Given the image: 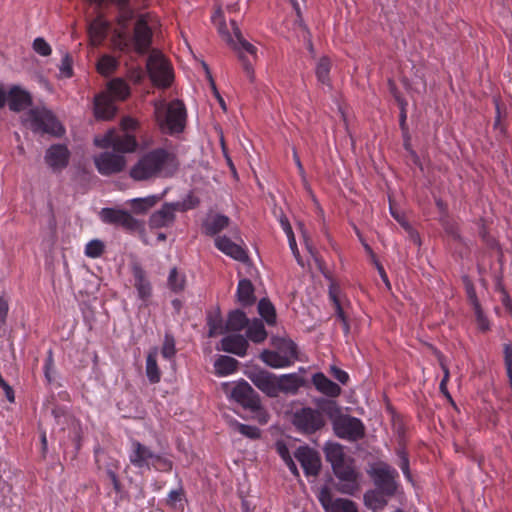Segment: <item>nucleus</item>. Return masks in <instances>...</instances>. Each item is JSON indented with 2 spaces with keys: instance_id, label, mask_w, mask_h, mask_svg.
<instances>
[{
  "instance_id": "1",
  "label": "nucleus",
  "mask_w": 512,
  "mask_h": 512,
  "mask_svg": "<svg viewBox=\"0 0 512 512\" xmlns=\"http://www.w3.org/2000/svg\"><path fill=\"white\" fill-rule=\"evenodd\" d=\"M94 144L103 149L112 147L113 153L105 151L94 157V163L102 175H111L121 172L126 165L125 157L121 153L133 152L137 147L134 136L129 133L117 134L114 130L107 131L103 136L94 138Z\"/></svg>"
},
{
  "instance_id": "2",
  "label": "nucleus",
  "mask_w": 512,
  "mask_h": 512,
  "mask_svg": "<svg viewBox=\"0 0 512 512\" xmlns=\"http://www.w3.org/2000/svg\"><path fill=\"white\" fill-rule=\"evenodd\" d=\"M172 154L162 148L152 150L142 156L130 171V176L136 181L167 175L168 167L173 163Z\"/></svg>"
},
{
  "instance_id": "3",
  "label": "nucleus",
  "mask_w": 512,
  "mask_h": 512,
  "mask_svg": "<svg viewBox=\"0 0 512 512\" xmlns=\"http://www.w3.org/2000/svg\"><path fill=\"white\" fill-rule=\"evenodd\" d=\"M274 350H263L260 359L272 368L288 367L298 358L297 345L289 338L272 336Z\"/></svg>"
},
{
  "instance_id": "4",
  "label": "nucleus",
  "mask_w": 512,
  "mask_h": 512,
  "mask_svg": "<svg viewBox=\"0 0 512 512\" xmlns=\"http://www.w3.org/2000/svg\"><path fill=\"white\" fill-rule=\"evenodd\" d=\"M24 124L36 133H48L61 136L64 132L62 125L54 114L42 107H35L28 111L23 119Z\"/></svg>"
},
{
  "instance_id": "5",
  "label": "nucleus",
  "mask_w": 512,
  "mask_h": 512,
  "mask_svg": "<svg viewBox=\"0 0 512 512\" xmlns=\"http://www.w3.org/2000/svg\"><path fill=\"white\" fill-rule=\"evenodd\" d=\"M163 105L155 107V114L160 125L168 129L170 134L182 132L186 124V108L182 101L173 100L166 109L165 117H161Z\"/></svg>"
},
{
  "instance_id": "6",
  "label": "nucleus",
  "mask_w": 512,
  "mask_h": 512,
  "mask_svg": "<svg viewBox=\"0 0 512 512\" xmlns=\"http://www.w3.org/2000/svg\"><path fill=\"white\" fill-rule=\"evenodd\" d=\"M147 72L154 85L168 88L174 79L171 65L159 52L153 51L146 64Z\"/></svg>"
},
{
  "instance_id": "7",
  "label": "nucleus",
  "mask_w": 512,
  "mask_h": 512,
  "mask_svg": "<svg viewBox=\"0 0 512 512\" xmlns=\"http://www.w3.org/2000/svg\"><path fill=\"white\" fill-rule=\"evenodd\" d=\"M332 470L339 480L336 485L337 491L342 494L354 495L359 490L360 473L355 468L354 459L349 458L333 466Z\"/></svg>"
},
{
  "instance_id": "8",
  "label": "nucleus",
  "mask_w": 512,
  "mask_h": 512,
  "mask_svg": "<svg viewBox=\"0 0 512 512\" xmlns=\"http://www.w3.org/2000/svg\"><path fill=\"white\" fill-rule=\"evenodd\" d=\"M368 474L372 478L376 489L384 492L387 497H392L396 494L398 489L396 482L398 472L393 467L387 463L380 462L376 467L369 470Z\"/></svg>"
},
{
  "instance_id": "9",
  "label": "nucleus",
  "mask_w": 512,
  "mask_h": 512,
  "mask_svg": "<svg viewBox=\"0 0 512 512\" xmlns=\"http://www.w3.org/2000/svg\"><path fill=\"white\" fill-rule=\"evenodd\" d=\"M333 430L337 437L350 442H356L365 436V426L362 421L348 414L338 417Z\"/></svg>"
},
{
  "instance_id": "10",
  "label": "nucleus",
  "mask_w": 512,
  "mask_h": 512,
  "mask_svg": "<svg viewBox=\"0 0 512 512\" xmlns=\"http://www.w3.org/2000/svg\"><path fill=\"white\" fill-rule=\"evenodd\" d=\"M100 217L103 222L121 226L129 232L143 230V222L134 218L129 212L125 210L103 208L100 211Z\"/></svg>"
},
{
  "instance_id": "11",
  "label": "nucleus",
  "mask_w": 512,
  "mask_h": 512,
  "mask_svg": "<svg viewBox=\"0 0 512 512\" xmlns=\"http://www.w3.org/2000/svg\"><path fill=\"white\" fill-rule=\"evenodd\" d=\"M293 424L299 431L311 434L320 430L324 426L325 421L319 411L310 407H304L294 413Z\"/></svg>"
},
{
  "instance_id": "12",
  "label": "nucleus",
  "mask_w": 512,
  "mask_h": 512,
  "mask_svg": "<svg viewBox=\"0 0 512 512\" xmlns=\"http://www.w3.org/2000/svg\"><path fill=\"white\" fill-rule=\"evenodd\" d=\"M317 498L325 512H358V508L352 500L334 498L328 486L319 489Z\"/></svg>"
},
{
  "instance_id": "13",
  "label": "nucleus",
  "mask_w": 512,
  "mask_h": 512,
  "mask_svg": "<svg viewBox=\"0 0 512 512\" xmlns=\"http://www.w3.org/2000/svg\"><path fill=\"white\" fill-rule=\"evenodd\" d=\"M231 396L245 409H249L252 412H256L261 409V402L258 393L246 381L237 383L231 392Z\"/></svg>"
},
{
  "instance_id": "14",
  "label": "nucleus",
  "mask_w": 512,
  "mask_h": 512,
  "mask_svg": "<svg viewBox=\"0 0 512 512\" xmlns=\"http://www.w3.org/2000/svg\"><path fill=\"white\" fill-rule=\"evenodd\" d=\"M250 381L269 397L279 395L278 377L267 370H255L248 373Z\"/></svg>"
},
{
  "instance_id": "15",
  "label": "nucleus",
  "mask_w": 512,
  "mask_h": 512,
  "mask_svg": "<svg viewBox=\"0 0 512 512\" xmlns=\"http://www.w3.org/2000/svg\"><path fill=\"white\" fill-rule=\"evenodd\" d=\"M307 476H317L321 469L319 453L308 446H300L294 453Z\"/></svg>"
},
{
  "instance_id": "16",
  "label": "nucleus",
  "mask_w": 512,
  "mask_h": 512,
  "mask_svg": "<svg viewBox=\"0 0 512 512\" xmlns=\"http://www.w3.org/2000/svg\"><path fill=\"white\" fill-rule=\"evenodd\" d=\"M180 203H165L161 209L155 211L149 218V226L151 228L168 227L175 220V211L180 210Z\"/></svg>"
},
{
  "instance_id": "17",
  "label": "nucleus",
  "mask_w": 512,
  "mask_h": 512,
  "mask_svg": "<svg viewBox=\"0 0 512 512\" xmlns=\"http://www.w3.org/2000/svg\"><path fill=\"white\" fill-rule=\"evenodd\" d=\"M70 152L65 145L55 144L47 149L45 161L53 171H61L69 163Z\"/></svg>"
},
{
  "instance_id": "18",
  "label": "nucleus",
  "mask_w": 512,
  "mask_h": 512,
  "mask_svg": "<svg viewBox=\"0 0 512 512\" xmlns=\"http://www.w3.org/2000/svg\"><path fill=\"white\" fill-rule=\"evenodd\" d=\"M6 101L9 109L14 112H20L32 105L30 93L19 86H13L6 93Z\"/></svg>"
},
{
  "instance_id": "19",
  "label": "nucleus",
  "mask_w": 512,
  "mask_h": 512,
  "mask_svg": "<svg viewBox=\"0 0 512 512\" xmlns=\"http://www.w3.org/2000/svg\"><path fill=\"white\" fill-rule=\"evenodd\" d=\"M152 31L144 19H139L134 28V44L139 54L148 51L151 45Z\"/></svg>"
},
{
  "instance_id": "20",
  "label": "nucleus",
  "mask_w": 512,
  "mask_h": 512,
  "mask_svg": "<svg viewBox=\"0 0 512 512\" xmlns=\"http://www.w3.org/2000/svg\"><path fill=\"white\" fill-rule=\"evenodd\" d=\"M215 246L225 253L226 255L232 257L233 259L246 263L249 260V257L246 251L238 244L232 242L226 236H218L215 239Z\"/></svg>"
},
{
  "instance_id": "21",
  "label": "nucleus",
  "mask_w": 512,
  "mask_h": 512,
  "mask_svg": "<svg viewBox=\"0 0 512 512\" xmlns=\"http://www.w3.org/2000/svg\"><path fill=\"white\" fill-rule=\"evenodd\" d=\"M248 346V341L240 334L229 335L221 340V350L240 357L246 355Z\"/></svg>"
},
{
  "instance_id": "22",
  "label": "nucleus",
  "mask_w": 512,
  "mask_h": 512,
  "mask_svg": "<svg viewBox=\"0 0 512 512\" xmlns=\"http://www.w3.org/2000/svg\"><path fill=\"white\" fill-rule=\"evenodd\" d=\"M133 451L129 456L131 464L137 468H150V461L154 458V453L145 445L138 441L132 443Z\"/></svg>"
},
{
  "instance_id": "23",
  "label": "nucleus",
  "mask_w": 512,
  "mask_h": 512,
  "mask_svg": "<svg viewBox=\"0 0 512 512\" xmlns=\"http://www.w3.org/2000/svg\"><path fill=\"white\" fill-rule=\"evenodd\" d=\"M94 111L97 119L110 120L116 113V106L108 95H99L94 100Z\"/></svg>"
},
{
  "instance_id": "24",
  "label": "nucleus",
  "mask_w": 512,
  "mask_h": 512,
  "mask_svg": "<svg viewBox=\"0 0 512 512\" xmlns=\"http://www.w3.org/2000/svg\"><path fill=\"white\" fill-rule=\"evenodd\" d=\"M312 382L317 390L327 396L337 397L341 393L340 386L327 378L323 373L314 374Z\"/></svg>"
},
{
  "instance_id": "25",
  "label": "nucleus",
  "mask_w": 512,
  "mask_h": 512,
  "mask_svg": "<svg viewBox=\"0 0 512 512\" xmlns=\"http://www.w3.org/2000/svg\"><path fill=\"white\" fill-rule=\"evenodd\" d=\"M230 219L221 214L209 216L203 223V229L206 235L214 236L228 227Z\"/></svg>"
},
{
  "instance_id": "26",
  "label": "nucleus",
  "mask_w": 512,
  "mask_h": 512,
  "mask_svg": "<svg viewBox=\"0 0 512 512\" xmlns=\"http://www.w3.org/2000/svg\"><path fill=\"white\" fill-rule=\"evenodd\" d=\"M279 393L295 394L304 385V379L295 373L278 377Z\"/></svg>"
},
{
  "instance_id": "27",
  "label": "nucleus",
  "mask_w": 512,
  "mask_h": 512,
  "mask_svg": "<svg viewBox=\"0 0 512 512\" xmlns=\"http://www.w3.org/2000/svg\"><path fill=\"white\" fill-rule=\"evenodd\" d=\"M384 492L373 489L365 492L363 499L365 506L373 511L382 510L387 505V499Z\"/></svg>"
},
{
  "instance_id": "28",
  "label": "nucleus",
  "mask_w": 512,
  "mask_h": 512,
  "mask_svg": "<svg viewBox=\"0 0 512 512\" xmlns=\"http://www.w3.org/2000/svg\"><path fill=\"white\" fill-rule=\"evenodd\" d=\"M132 272L135 279V287L137 288L140 298H147L151 293V286L146 279L145 271L139 264H134Z\"/></svg>"
},
{
  "instance_id": "29",
  "label": "nucleus",
  "mask_w": 512,
  "mask_h": 512,
  "mask_svg": "<svg viewBox=\"0 0 512 512\" xmlns=\"http://www.w3.org/2000/svg\"><path fill=\"white\" fill-rule=\"evenodd\" d=\"M249 319L246 314L239 309L233 310L228 314V319L225 324V331L238 332L247 327Z\"/></svg>"
},
{
  "instance_id": "30",
  "label": "nucleus",
  "mask_w": 512,
  "mask_h": 512,
  "mask_svg": "<svg viewBox=\"0 0 512 512\" xmlns=\"http://www.w3.org/2000/svg\"><path fill=\"white\" fill-rule=\"evenodd\" d=\"M237 298L243 306H251L254 304L256 297L254 296V287L250 280L242 279L239 281Z\"/></svg>"
},
{
  "instance_id": "31",
  "label": "nucleus",
  "mask_w": 512,
  "mask_h": 512,
  "mask_svg": "<svg viewBox=\"0 0 512 512\" xmlns=\"http://www.w3.org/2000/svg\"><path fill=\"white\" fill-rule=\"evenodd\" d=\"M324 453L326 460L331 464V467L350 458L346 456L343 446L339 443H327L324 448Z\"/></svg>"
},
{
  "instance_id": "32",
  "label": "nucleus",
  "mask_w": 512,
  "mask_h": 512,
  "mask_svg": "<svg viewBox=\"0 0 512 512\" xmlns=\"http://www.w3.org/2000/svg\"><path fill=\"white\" fill-rule=\"evenodd\" d=\"M237 47H238V50H236V51L238 52V58L242 63L243 69L246 72L247 76L249 77L250 81H253L254 80L253 67H252L251 63L248 62L247 58L243 55V53L241 52V49L245 50L246 52H248L251 55H254L256 53V47L253 46L248 41H246L245 39L239 41L237 43Z\"/></svg>"
},
{
  "instance_id": "33",
  "label": "nucleus",
  "mask_w": 512,
  "mask_h": 512,
  "mask_svg": "<svg viewBox=\"0 0 512 512\" xmlns=\"http://www.w3.org/2000/svg\"><path fill=\"white\" fill-rule=\"evenodd\" d=\"M160 199V196L151 195L144 198H134L130 200L129 203L133 213L142 215L146 214L148 210L154 207Z\"/></svg>"
},
{
  "instance_id": "34",
  "label": "nucleus",
  "mask_w": 512,
  "mask_h": 512,
  "mask_svg": "<svg viewBox=\"0 0 512 512\" xmlns=\"http://www.w3.org/2000/svg\"><path fill=\"white\" fill-rule=\"evenodd\" d=\"M108 27V23L101 18L90 23L88 33L93 45H99L105 39Z\"/></svg>"
},
{
  "instance_id": "35",
  "label": "nucleus",
  "mask_w": 512,
  "mask_h": 512,
  "mask_svg": "<svg viewBox=\"0 0 512 512\" xmlns=\"http://www.w3.org/2000/svg\"><path fill=\"white\" fill-rule=\"evenodd\" d=\"M157 348H153L147 355L146 359V375L150 383H158L161 379V371L157 365Z\"/></svg>"
},
{
  "instance_id": "36",
  "label": "nucleus",
  "mask_w": 512,
  "mask_h": 512,
  "mask_svg": "<svg viewBox=\"0 0 512 512\" xmlns=\"http://www.w3.org/2000/svg\"><path fill=\"white\" fill-rule=\"evenodd\" d=\"M108 90L114 98H117L119 100L126 99L130 94L129 86L121 78L111 80L108 83Z\"/></svg>"
},
{
  "instance_id": "37",
  "label": "nucleus",
  "mask_w": 512,
  "mask_h": 512,
  "mask_svg": "<svg viewBox=\"0 0 512 512\" xmlns=\"http://www.w3.org/2000/svg\"><path fill=\"white\" fill-rule=\"evenodd\" d=\"M246 334L247 337L255 343H261L267 337L264 324L258 319H255L250 325L248 324Z\"/></svg>"
},
{
  "instance_id": "38",
  "label": "nucleus",
  "mask_w": 512,
  "mask_h": 512,
  "mask_svg": "<svg viewBox=\"0 0 512 512\" xmlns=\"http://www.w3.org/2000/svg\"><path fill=\"white\" fill-rule=\"evenodd\" d=\"M258 312L268 325L276 323V311L274 305L267 298H262L258 303Z\"/></svg>"
},
{
  "instance_id": "39",
  "label": "nucleus",
  "mask_w": 512,
  "mask_h": 512,
  "mask_svg": "<svg viewBox=\"0 0 512 512\" xmlns=\"http://www.w3.org/2000/svg\"><path fill=\"white\" fill-rule=\"evenodd\" d=\"M238 361L230 356L221 355L215 362L219 375H229L237 369Z\"/></svg>"
},
{
  "instance_id": "40",
  "label": "nucleus",
  "mask_w": 512,
  "mask_h": 512,
  "mask_svg": "<svg viewBox=\"0 0 512 512\" xmlns=\"http://www.w3.org/2000/svg\"><path fill=\"white\" fill-rule=\"evenodd\" d=\"M320 408L322 411L329 417L332 422V426L339 416H343L344 414L341 411V408L336 404L333 400H322L320 403Z\"/></svg>"
},
{
  "instance_id": "41",
  "label": "nucleus",
  "mask_w": 512,
  "mask_h": 512,
  "mask_svg": "<svg viewBox=\"0 0 512 512\" xmlns=\"http://www.w3.org/2000/svg\"><path fill=\"white\" fill-rule=\"evenodd\" d=\"M118 66V61L116 58L110 55L102 56L97 63V71L103 75H110Z\"/></svg>"
},
{
  "instance_id": "42",
  "label": "nucleus",
  "mask_w": 512,
  "mask_h": 512,
  "mask_svg": "<svg viewBox=\"0 0 512 512\" xmlns=\"http://www.w3.org/2000/svg\"><path fill=\"white\" fill-rule=\"evenodd\" d=\"M331 63L328 57H322L320 58L317 67H316V76L319 82L325 85H329Z\"/></svg>"
},
{
  "instance_id": "43",
  "label": "nucleus",
  "mask_w": 512,
  "mask_h": 512,
  "mask_svg": "<svg viewBox=\"0 0 512 512\" xmlns=\"http://www.w3.org/2000/svg\"><path fill=\"white\" fill-rule=\"evenodd\" d=\"M168 285L174 292H180L185 286V277L178 274L177 269H171L168 277Z\"/></svg>"
},
{
  "instance_id": "44",
  "label": "nucleus",
  "mask_w": 512,
  "mask_h": 512,
  "mask_svg": "<svg viewBox=\"0 0 512 512\" xmlns=\"http://www.w3.org/2000/svg\"><path fill=\"white\" fill-rule=\"evenodd\" d=\"M232 425L239 433L250 439H258L260 437V429L256 426L242 424L237 421H235Z\"/></svg>"
},
{
  "instance_id": "45",
  "label": "nucleus",
  "mask_w": 512,
  "mask_h": 512,
  "mask_svg": "<svg viewBox=\"0 0 512 512\" xmlns=\"http://www.w3.org/2000/svg\"><path fill=\"white\" fill-rule=\"evenodd\" d=\"M329 296H330V299L333 302L336 316L341 321L347 319V317L345 315V312H344V310H343V308L341 306L340 300L338 298V288L336 286H334V285L330 286V288H329Z\"/></svg>"
},
{
  "instance_id": "46",
  "label": "nucleus",
  "mask_w": 512,
  "mask_h": 512,
  "mask_svg": "<svg viewBox=\"0 0 512 512\" xmlns=\"http://www.w3.org/2000/svg\"><path fill=\"white\" fill-rule=\"evenodd\" d=\"M104 252V244L102 241L95 239L87 243L85 247V254L91 258H97Z\"/></svg>"
},
{
  "instance_id": "47",
  "label": "nucleus",
  "mask_w": 512,
  "mask_h": 512,
  "mask_svg": "<svg viewBox=\"0 0 512 512\" xmlns=\"http://www.w3.org/2000/svg\"><path fill=\"white\" fill-rule=\"evenodd\" d=\"M218 32L221 35V37L227 42L229 46H231L234 50H238V47L236 45V42L234 41L233 37L229 33L227 29L226 23L221 20L218 25Z\"/></svg>"
},
{
  "instance_id": "48",
  "label": "nucleus",
  "mask_w": 512,
  "mask_h": 512,
  "mask_svg": "<svg viewBox=\"0 0 512 512\" xmlns=\"http://www.w3.org/2000/svg\"><path fill=\"white\" fill-rule=\"evenodd\" d=\"M152 465L155 469L160 471H169L172 469V462L169 459L156 454H154Z\"/></svg>"
},
{
  "instance_id": "49",
  "label": "nucleus",
  "mask_w": 512,
  "mask_h": 512,
  "mask_svg": "<svg viewBox=\"0 0 512 512\" xmlns=\"http://www.w3.org/2000/svg\"><path fill=\"white\" fill-rule=\"evenodd\" d=\"M33 49L41 56H48L51 54L50 45L41 37L34 40Z\"/></svg>"
},
{
  "instance_id": "50",
  "label": "nucleus",
  "mask_w": 512,
  "mask_h": 512,
  "mask_svg": "<svg viewBox=\"0 0 512 512\" xmlns=\"http://www.w3.org/2000/svg\"><path fill=\"white\" fill-rule=\"evenodd\" d=\"M474 313L476 316V322H477L478 328L483 332L488 331L490 329L489 321L484 316L481 306H477L476 308H474Z\"/></svg>"
},
{
  "instance_id": "51",
  "label": "nucleus",
  "mask_w": 512,
  "mask_h": 512,
  "mask_svg": "<svg viewBox=\"0 0 512 512\" xmlns=\"http://www.w3.org/2000/svg\"><path fill=\"white\" fill-rule=\"evenodd\" d=\"M59 69L61 74L66 78H70L73 75L72 58L68 53L63 56Z\"/></svg>"
},
{
  "instance_id": "52",
  "label": "nucleus",
  "mask_w": 512,
  "mask_h": 512,
  "mask_svg": "<svg viewBox=\"0 0 512 512\" xmlns=\"http://www.w3.org/2000/svg\"><path fill=\"white\" fill-rule=\"evenodd\" d=\"M175 354V342L173 337L166 335L162 347V355L164 358H171Z\"/></svg>"
},
{
  "instance_id": "53",
  "label": "nucleus",
  "mask_w": 512,
  "mask_h": 512,
  "mask_svg": "<svg viewBox=\"0 0 512 512\" xmlns=\"http://www.w3.org/2000/svg\"><path fill=\"white\" fill-rule=\"evenodd\" d=\"M503 357H504V364L506 367V372H511L512 371V344L511 343L503 344Z\"/></svg>"
},
{
  "instance_id": "54",
  "label": "nucleus",
  "mask_w": 512,
  "mask_h": 512,
  "mask_svg": "<svg viewBox=\"0 0 512 512\" xmlns=\"http://www.w3.org/2000/svg\"><path fill=\"white\" fill-rule=\"evenodd\" d=\"M53 367H54L53 353H52V350H49L47 358L45 360V366H44L45 378L47 379V381L49 383H51L53 381V378H52Z\"/></svg>"
},
{
  "instance_id": "55",
  "label": "nucleus",
  "mask_w": 512,
  "mask_h": 512,
  "mask_svg": "<svg viewBox=\"0 0 512 512\" xmlns=\"http://www.w3.org/2000/svg\"><path fill=\"white\" fill-rule=\"evenodd\" d=\"M493 102L495 104V109H496V117H495L494 126H495V128H498V127H500V122H501L502 117L506 116V108L504 107V105H502L500 103V101L497 97L493 98Z\"/></svg>"
},
{
  "instance_id": "56",
  "label": "nucleus",
  "mask_w": 512,
  "mask_h": 512,
  "mask_svg": "<svg viewBox=\"0 0 512 512\" xmlns=\"http://www.w3.org/2000/svg\"><path fill=\"white\" fill-rule=\"evenodd\" d=\"M398 455L400 457L399 467L403 471L406 478L408 480H411V473H410V469H409V459H408L407 455L405 454L404 451H399Z\"/></svg>"
},
{
  "instance_id": "57",
  "label": "nucleus",
  "mask_w": 512,
  "mask_h": 512,
  "mask_svg": "<svg viewBox=\"0 0 512 512\" xmlns=\"http://www.w3.org/2000/svg\"><path fill=\"white\" fill-rule=\"evenodd\" d=\"M331 373L332 376L342 384H346L349 380L348 374L336 366H331Z\"/></svg>"
},
{
  "instance_id": "58",
  "label": "nucleus",
  "mask_w": 512,
  "mask_h": 512,
  "mask_svg": "<svg viewBox=\"0 0 512 512\" xmlns=\"http://www.w3.org/2000/svg\"><path fill=\"white\" fill-rule=\"evenodd\" d=\"M182 496H183L182 488L176 489V490H172L168 494L167 503L169 505H171V506H174V505H176L178 502H180L182 500Z\"/></svg>"
},
{
  "instance_id": "59",
  "label": "nucleus",
  "mask_w": 512,
  "mask_h": 512,
  "mask_svg": "<svg viewBox=\"0 0 512 512\" xmlns=\"http://www.w3.org/2000/svg\"><path fill=\"white\" fill-rule=\"evenodd\" d=\"M276 449L285 464L289 462V459H293L289 453L288 447L284 443L277 442Z\"/></svg>"
},
{
  "instance_id": "60",
  "label": "nucleus",
  "mask_w": 512,
  "mask_h": 512,
  "mask_svg": "<svg viewBox=\"0 0 512 512\" xmlns=\"http://www.w3.org/2000/svg\"><path fill=\"white\" fill-rule=\"evenodd\" d=\"M215 325L217 326V329H219L220 331V334H223L225 333V326H223L222 324V318L220 317L219 314L213 316V315H209L208 318H207V325L210 326V325Z\"/></svg>"
},
{
  "instance_id": "61",
  "label": "nucleus",
  "mask_w": 512,
  "mask_h": 512,
  "mask_svg": "<svg viewBox=\"0 0 512 512\" xmlns=\"http://www.w3.org/2000/svg\"><path fill=\"white\" fill-rule=\"evenodd\" d=\"M128 76L132 82H134L135 84H139L144 79L145 73L140 68H134L129 71Z\"/></svg>"
},
{
  "instance_id": "62",
  "label": "nucleus",
  "mask_w": 512,
  "mask_h": 512,
  "mask_svg": "<svg viewBox=\"0 0 512 512\" xmlns=\"http://www.w3.org/2000/svg\"><path fill=\"white\" fill-rule=\"evenodd\" d=\"M209 83H210V86H211L212 92H213L214 96L216 97V99L218 100V102H219V104H220L221 108H222L223 110H226V104H225V101H224V99L222 98V96L220 95V93H219V91H218V89H217V87H216V84H215V82H214L213 77H212V75H211V74H209Z\"/></svg>"
},
{
  "instance_id": "63",
  "label": "nucleus",
  "mask_w": 512,
  "mask_h": 512,
  "mask_svg": "<svg viewBox=\"0 0 512 512\" xmlns=\"http://www.w3.org/2000/svg\"><path fill=\"white\" fill-rule=\"evenodd\" d=\"M404 230L408 233V236L411 241H413L418 246L421 245V239L418 232L410 224H405Z\"/></svg>"
},
{
  "instance_id": "64",
  "label": "nucleus",
  "mask_w": 512,
  "mask_h": 512,
  "mask_svg": "<svg viewBox=\"0 0 512 512\" xmlns=\"http://www.w3.org/2000/svg\"><path fill=\"white\" fill-rule=\"evenodd\" d=\"M467 295H468V298L473 306V309L476 308L477 306H480V303L476 296L475 289H474L473 285L470 283L467 285Z\"/></svg>"
}]
</instances>
